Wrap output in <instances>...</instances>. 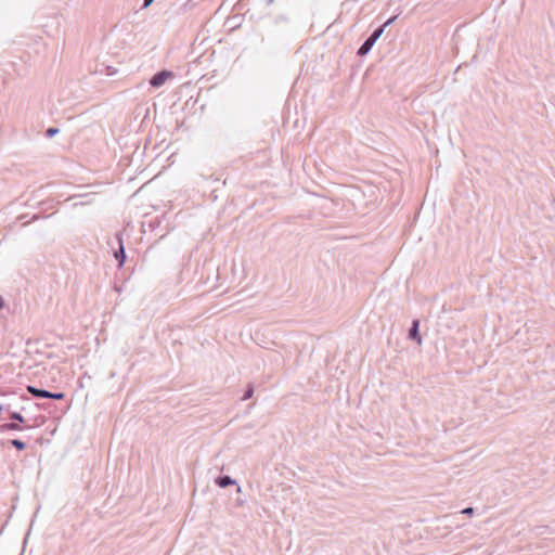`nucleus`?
Masks as SVG:
<instances>
[{"label":"nucleus","instance_id":"nucleus-1","mask_svg":"<svg viewBox=\"0 0 555 555\" xmlns=\"http://www.w3.org/2000/svg\"><path fill=\"white\" fill-rule=\"evenodd\" d=\"M27 391L37 398L62 400L65 397L63 392H51L44 389H39L35 386H27Z\"/></svg>","mask_w":555,"mask_h":555},{"label":"nucleus","instance_id":"nucleus-2","mask_svg":"<svg viewBox=\"0 0 555 555\" xmlns=\"http://www.w3.org/2000/svg\"><path fill=\"white\" fill-rule=\"evenodd\" d=\"M173 76V73L172 72H169V70H162L157 74H155L151 79H150V83L152 87L154 88H159L162 87L163 85L166 83V81L170 78H172Z\"/></svg>","mask_w":555,"mask_h":555},{"label":"nucleus","instance_id":"nucleus-3","mask_svg":"<svg viewBox=\"0 0 555 555\" xmlns=\"http://www.w3.org/2000/svg\"><path fill=\"white\" fill-rule=\"evenodd\" d=\"M116 240L118 242L119 248L115 251V258L118 260L119 267H121L125 262L126 254L122 243V234L120 232L116 234Z\"/></svg>","mask_w":555,"mask_h":555},{"label":"nucleus","instance_id":"nucleus-4","mask_svg":"<svg viewBox=\"0 0 555 555\" xmlns=\"http://www.w3.org/2000/svg\"><path fill=\"white\" fill-rule=\"evenodd\" d=\"M418 327H420V321L418 320H414L412 322V326L411 328L409 330V338L415 340L417 343V345H421L422 344V337L418 333Z\"/></svg>","mask_w":555,"mask_h":555},{"label":"nucleus","instance_id":"nucleus-5","mask_svg":"<svg viewBox=\"0 0 555 555\" xmlns=\"http://www.w3.org/2000/svg\"><path fill=\"white\" fill-rule=\"evenodd\" d=\"M375 44V42L373 41V39H371L370 37L362 43V46L359 48L358 50V54L363 56V55H366L371 49L373 48V46Z\"/></svg>","mask_w":555,"mask_h":555},{"label":"nucleus","instance_id":"nucleus-6","mask_svg":"<svg viewBox=\"0 0 555 555\" xmlns=\"http://www.w3.org/2000/svg\"><path fill=\"white\" fill-rule=\"evenodd\" d=\"M216 485L220 488H225L228 486L235 485V480L232 479L230 476H220L216 479Z\"/></svg>","mask_w":555,"mask_h":555},{"label":"nucleus","instance_id":"nucleus-7","mask_svg":"<svg viewBox=\"0 0 555 555\" xmlns=\"http://www.w3.org/2000/svg\"><path fill=\"white\" fill-rule=\"evenodd\" d=\"M22 430V426L18 423H5L0 425V431H18Z\"/></svg>","mask_w":555,"mask_h":555},{"label":"nucleus","instance_id":"nucleus-8","mask_svg":"<svg viewBox=\"0 0 555 555\" xmlns=\"http://www.w3.org/2000/svg\"><path fill=\"white\" fill-rule=\"evenodd\" d=\"M10 443L17 450H24L26 448V443L20 439H12Z\"/></svg>","mask_w":555,"mask_h":555},{"label":"nucleus","instance_id":"nucleus-9","mask_svg":"<svg viewBox=\"0 0 555 555\" xmlns=\"http://www.w3.org/2000/svg\"><path fill=\"white\" fill-rule=\"evenodd\" d=\"M385 28L383 26L375 29L372 35L370 36L371 39H373L374 42L377 41V39L383 35Z\"/></svg>","mask_w":555,"mask_h":555},{"label":"nucleus","instance_id":"nucleus-10","mask_svg":"<svg viewBox=\"0 0 555 555\" xmlns=\"http://www.w3.org/2000/svg\"><path fill=\"white\" fill-rule=\"evenodd\" d=\"M254 395V387L251 385L248 386V388L246 389L245 393L243 395L242 397V400L243 401H246L248 399H250Z\"/></svg>","mask_w":555,"mask_h":555},{"label":"nucleus","instance_id":"nucleus-11","mask_svg":"<svg viewBox=\"0 0 555 555\" xmlns=\"http://www.w3.org/2000/svg\"><path fill=\"white\" fill-rule=\"evenodd\" d=\"M11 418L16 421L17 423H24L25 422L24 416L21 413H18V412H13L11 414Z\"/></svg>","mask_w":555,"mask_h":555},{"label":"nucleus","instance_id":"nucleus-12","mask_svg":"<svg viewBox=\"0 0 555 555\" xmlns=\"http://www.w3.org/2000/svg\"><path fill=\"white\" fill-rule=\"evenodd\" d=\"M60 132V129L59 128H49L46 132V135L48 138H52L54 137L55 134H57Z\"/></svg>","mask_w":555,"mask_h":555},{"label":"nucleus","instance_id":"nucleus-13","mask_svg":"<svg viewBox=\"0 0 555 555\" xmlns=\"http://www.w3.org/2000/svg\"><path fill=\"white\" fill-rule=\"evenodd\" d=\"M397 20V15L388 18L382 26L386 28L387 26L391 25Z\"/></svg>","mask_w":555,"mask_h":555},{"label":"nucleus","instance_id":"nucleus-14","mask_svg":"<svg viewBox=\"0 0 555 555\" xmlns=\"http://www.w3.org/2000/svg\"><path fill=\"white\" fill-rule=\"evenodd\" d=\"M461 513L470 516V515L474 514V508L473 507H466Z\"/></svg>","mask_w":555,"mask_h":555},{"label":"nucleus","instance_id":"nucleus-15","mask_svg":"<svg viewBox=\"0 0 555 555\" xmlns=\"http://www.w3.org/2000/svg\"><path fill=\"white\" fill-rule=\"evenodd\" d=\"M154 0H144L143 2V9L147 8Z\"/></svg>","mask_w":555,"mask_h":555},{"label":"nucleus","instance_id":"nucleus-16","mask_svg":"<svg viewBox=\"0 0 555 555\" xmlns=\"http://www.w3.org/2000/svg\"><path fill=\"white\" fill-rule=\"evenodd\" d=\"M5 301L2 296H0V309L4 308Z\"/></svg>","mask_w":555,"mask_h":555},{"label":"nucleus","instance_id":"nucleus-17","mask_svg":"<svg viewBox=\"0 0 555 555\" xmlns=\"http://www.w3.org/2000/svg\"><path fill=\"white\" fill-rule=\"evenodd\" d=\"M90 202H81L79 203L80 205H86V204H89Z\"/></svg>","mask_w":555,"mask_h":555}]
</instances>
